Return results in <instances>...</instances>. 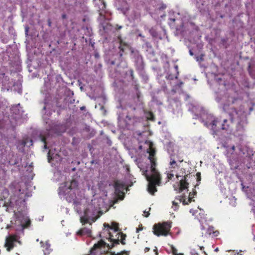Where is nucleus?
Returning <instances> with one entry per match:
<instances>
[{"label":"nucleus","mask_w":255,"mask_h":255,"mask_svg":"<svg viewBox=\"0 0 255 255\" xmlns=\"http://www.w3.org/2000/svg\"><path fill=\"white\" fill-rule=\"evenodd\" d=\"M189 54L190 55L193 56L194 55L193 52H192V50H189Z\"/></svg>","instance_id":"nucleus-47"},{"label":"nucleus","mask_w":255,"mask_h":255,"mask_svg":"<svg viewBox=\"0 0 255 255\" xmlns=\"http://www.w3.org/2000/svg\"><path fill=\"white\" fill-rule=\"evenodd\" d=\"M201 120L204 125L206 127L212 126L213 121H215L216 118H214L211 114H207L206 111L204 112L203 114H201Z\"/></svg>","instance_id":"nucleus-8"},{"label":"nucleus","mask_w":255,"mask_h":255,"mask_svg":"<svg viewBox=\"0 0 255 255\" xmlns=\"http://www.w3.org/2000/svg\"><path fill=\"white\" fill-rule=\"evenodd\" d=\"M182 197H181V196H178L176 198V199L179 201V202L180 203L182 202Z\"/></svg>","instance_id":"nucleus-38"},{"label":"nucleus","mask_w":255,"mask_h":255,"mask_svg":"<svg viewBox=\"0 0 255 255\" xmlns=\"http://www.w3.org/2000/svg\"><path fill=\"white\" fill-rule=\"evenodd\" d=\"M95 57H96V58H99V54H95Z\"/></svg>","instance_id":"nucleus-56"},{"label":"nucleus","mask_w":255,"mask_h":255,"mask_svg":"<svg viewBox=\"0 0 255 255\" xmlns=\"http://www.w3.org/2000/svg\"><path fill=\"white\" fill-rule=\"evenodd\" d=\"M22 144L23 146L27 145L30 146L33 144V140L28 137H26L22 140Z\"/></svg>","instance_id":"nucleus-16"},{"label":"nucleus","mask_w":255,"mask_h":255,"mask_svg":"<svg viewBox=\"0 0 255 255\" xmlns=\"http://www.w3.org/2000/svg\"><path fill=\"white\" fill-rule=\"evenodd\" d=\"M183 25L182 24L181 26V27H177L176 28V34L179 35V34H183V32L184 31L183 29Z\"/></svg>","instance_id":"nucleus-25"},{"label":"nucleus","mask_w":255,"mask_h":255,"mask_svg":"<svg viewBox=\"0 0 255 255\" xmlns=\"http://www.w3.org/2000/svg\"><path fill=\"white\" fill-rule=\"evenodd\" d=\"M200 1L202 6H200L199 2H197L198 7L202 10H205L207 6V4L206 3V0H200Z\"/></svg>","instance_id":"nucleus-18"},{"label":"nucleus","mask_w":255,"mask_h":255,"mask_svg":"<svg viewBox=\"0 0 255 255\" xmlns=\"http://www.w3.org/2000/svg\"><path fill=\"white\" fill-rule=\"evenodd\" d=\"M78 184V182L75 179H72L70 182L67 181L61 184L59 188L58 194L61 198L65 199L68 202H73L76 207L77 212H79L77 206L81 204V202L76 197L75 192Z\"/></svg>","instance_id":"nucleus-1"},{"label":"nucleus","mask_w":255,"mask_h":255,"mask_svg":"<svg viewBox=\"0 0 255 255\" xmlns=\"http://www.w3.org/2000/svg\"><path fill=\"white\" fill-rule=\"evenodd\" d=\"M188 176V175H186V176H184V180H186V178Z\"/></svg>","instance_id":"nucleus-62"},{"label":"nucleus","mask_w":255,"mask_h":255,"mask_svg":"<svg viewBox=\"0 0 255 255\" xmlns=\"http://www.w3.org/2000/svg\"><path fill=\"white\" fill-rule=\"evenodd\" d=\"M47 105H46V103H44V106H43V110H46V108H47Z\"/></svg>","instance_id":"nucleus-46"},{"label":"nucleus","mask_w":255,"mask_h":255,"mask_svg":"<svg viewBox=\"0 0 255 255\" xmlns=\"http://www.w3.org/2000/svg\"><path fill=\"white\" fill-rule=\"evenodd\" d=\"M235 100L233 97H230L227 93L224 94L221 97H218L216 98V101L223 105L224 110H226L227 107L229 106L231 104H233Z\"/></svg>","instance_id":"nucleus-7"},{"label":"nucleus","mask_w":255,"mask_h":255,"mask_svg":"<svg viewBox=\"0 0 255 255\" xmlns=\"http://www.w3.org/2000/svg\"><path fill=\"white\" fill-rule=\"evenodd\" d=\"M4 206L6 207H8L9 205H8V203H4Z\"/></svg>","instance_id":"nucleus-58"},{"label":"nucleus","mask_w":255,"mask_h":255,"mask_svg":"<svg viewBox=\"0 0 255 255\" xmlns=\"http://www.w3.org/2000/svg\"><path fill=\"white\" fill-rule=\"evenodd\" d=\"M149 251V248H145V249H144L145 252H147Z\"/></svg>","instance_id":"nucleus-50"},{"label":"nucleus","mask_w":255,"mask_h":255,"mask_svg":"<svg viewBox=\"0 0 255 255\" xmlns=\"http://www.w3.org/2000/svg\"><path fill=\"white\" fill-rule=\"evenodd\" d=\"M191 195H192V193L190 192L189 195L188 202H187L185 199H184L183 200H182V202H183V204L184 205H187L189 204V202H191V201H192L191 200V199H192Z\"/></svg>","instance_id":"nucleus-22"},{"label":"nucleus","mask_w":255,"mask_h":255,"mask_svg":"<svg viewBox=\"0 0 255 255\" xmlns=\"http://www.w3.org/2000/svg\"><path fill=\"white\" fill-rule=\"evenodd\" d=\"M114 244H119V240H114L113 244L112 245L111 248H112L114 246Z\"/></svg>","instance_id":"nucleus-36"},{"label":"nucleus","mask_w":255,"mask_h":255,"mask_svg":"<svg viewBox=\"0 0 255 255\" xmlns=\"http://www.w3.org/2000/svg\"><path fill=\"white\" fill-rule=\"evenodd\" d=\"M47 157L49 162H50L51 161V160H52L54 158L53 154H51V150L50 149L49 150L48 153Z\"/></svg>","instance_id":"nucleus-28"},{"label":"nucleus","mask_w":255,"mask_h":255,"mask_svg":"<svg viewBox=\"0 0 255 255\" xmlns=\"http://www.w3.org/2000/svg\"><path fill=\"white\" fill-rule=\"evenodd\" d=\"M142 228L136 229V232H138L139 230H141Z\"/></svg>","instance_id":"nucleus-59"},{"label":"nucleus","mask_w":255,"mask_h":255,"mask_svg":"<svg viewBox=\"0 0 255 255\" xmlns=\"http://www.w3.org/2000/svg\"><path fill=\"white\" fill-rule=\"evenodd\" d=\"M16 241L15 238L12 236H9L7 237L5 239V243L4 246L7 248V250L10 251L13 247V243Z\"/></svg>","instance_id":"nucleus-10"},{"label":"nucleus","mask_w":255,"mask_h":255,"mask_svg":"<svg viewBox=\"0 0 255 255\" xmlns=\"http://www.w3.org/2000/svg\"><path fill=\"white\" fill-rule=\"evenodd\" d=\"M107 143L109 146H111L112 144V141L108 137L107 138Z\"/></svg>","instance_id":"nucleus-34"},{"label":"nucleus","mask_w":255,"mask_h":255,"mask_svg":"<svg viewBox=\"0 0 255 255\" xmlns=\"http://www.w3.org/2000/svg\"><path fill=\"white\" fill-rule=\"evenodd\" d=\"M115 62H114V61H112L111 62V64H112V65H114V64H115Z\"/></svg>","instance_id":"nucleus-61"},{"label":"nucleus","mask_w":255,"mask_h":255,"mask_svg":"<svg viewBox=\"0 0 255 255\" xmlns=\"http://www.w3.org/2000/svg\"><path fill=\"white\" fill-rule=\"evenodd\" d=\"M121 236H122L121 243L123 245H125V242L124 241H125V238L126 237V235L125 234H122Z\"/></svg>","instance_id":"nucleus-32"},{"label":"nucleus","mask_w":255,"mask_h":255,"mask_svg":"<svg viewBox=\"0 0 255 255\" xmlns=\"http://www.w3.org/2000/svg\"><path fill=\"white\" fill-rule=\"evenodd\" d=\"M119 48L120 49V51H123V52H124V46H123L121 45V46L119 47Z\"/></svg>","instance_id":"nucleus-42"},{"label":"nucleus","mask_w":255,"mask_h":255,"mask_svg":"<svg viewBox=\"0 0 255 255\" xmlns=\"http://www.w3.org/2000/svg\"><path fill=\"white\" fill-rule=\"evenodd\" d=\"M50 246V244H49L47 242H46L45 243V244L44 245H43V248L44 249L43 250V252H44L45 255H49V254L50 253V252H49Z\"/></svg>","instance_id":"nucleus-19"},{"label":"nucleus","mask_w":255,"mask_h":255,"mask_svg":"<svg viewBox=\"0 0 255 255\" xmlns=\"http://www.w3.org/2000/svg\"><path fill=\"white\" fill-rule=\"evenodd\" d=\"M125 187V184L120 181H116L115 183V190L117 192H121Z\"/></svg>","instance_id":"nucleus-12"},{"label":"nucleus","mask_w":255,"mask_h":255,"mask_svg":"<svg viewBox=\"0 0 255 255\" xmlns=\"http://www.w3.org/2000/svg\"><path fill=\"white\" fill-rule=\"evenodd\" d=\"M178 204V202H175V201H173V205L174 206H177Z\"/></svg>","instance_id":"nucleus-49"},{"label":"nucleus","mask_w":255,"mask_h":255,"mask_svg":"<svg viewBox=\"0 0 255 255\" xmlns=\"http://www.w3.org/2000/svg\"><path fill=\"white\" fill-rule=\"evenodd\" d=\"M131 55L134 59L136 69L139 71H142L144 67V64L142 57L139 54V51L132 49L131 51Z\"/></svg>","instance_id":"nucleus-5"},{"label":"nucleus","mask_w":255,"mask_h":255,"mask_svg":"<svg viewBox=\"0 0 255 255\" xmlns=\"http://www.w3.org/2000/svg\"><path fill=\"white\" fill-rule=\"evenodd\" d=\"M105 244L106 243L104 241L101 240L98 244H95L94 246V248H95V249L99 248L102 246H104Z\"/></svg>","instance_id":"nucleus-23"},{"label":"nucleus","mask_w":255,"mask_h":255,"mask_svg":"<svg viewBox=\"0 0 255 255\" xmlns=\"http://www.w3.org/2000/svg\"><path fill=\"white\" fill-rule=\"evenodd\" d=\"M47 21H48V26L50 27L51 26V20L50 19H48Z\"/></svg>","instance_id":"nucleus-43"},{"label":"nucleus","mask_w":255,"mask_h":255,"mask_svg":"<svg viewBox=\"0 0 255 255\" xmlns=\"http://www.w3.org/2000/svg\"><path fill=\"white\" fill-rule=\"evenodd\" d=\"M154 251L155 252L156 255H158V253H157V248H155V249L154 250Z\"/></svg>","instance_id":"nucleus-52"},{"label":"nucleus","mask_w":255,"mask_h":255,"mask_svg":"<svg viewBox=\"0 0 255 255\" xmlns=\"http://www.w3.org/2000/svg\"><path fill=\"white\" fill-rule=\"evenodd\" d=\"M117 226H118V224L117 223H113V228H111L114 229L115 231H117L118 230Z\"/></svg>","instance_id":"nucleus-33"},{"label":"nucleus","mask_w":255,"mask_h":255,"mask_svg":"<svg viewBox=\"0 0 255 255\" xmlns=\"http://www.w3.org/2000/svg\"><path fill=\"white\" fill-rule=\"evenodd\" d=\"M135 88L136 89V91H137V92H136V99H137V104H136V106L138 107H139V108L142 109L143 108V107H142L143 103H142V99H141V97H140V93L138 91V87H137V85H135Z\"/></svg>","instance_id":"nucleus-11"},{"label":"nucleus","mask_w":255,"mask_h":255,"mask_svg":"<svg viewBox=\"0 0 255 255\" xmlns=\"http://www.w3.org/2000/svg\"><path fill=\"white\" fill-rule=\"evenodd\" d=\"M129 73L130 74V76L131 77V79H133V70L130 69V70H129Z\"/></svg>","instance_id":"nucleus-37"},{"label":"nucleus","mask_w":255,"mask_h":255,"mask_svg":"<svg viewBox=\"0 0 255 255\" xmlns=\"http://www.w3.org/2000/svg\"><path fill=\"white\" fill-rule=\"evenodd\" d=\"M28 30H29V28L28 27H26L25 28V32L26 35L28 34Z\"/></svg>","instance_id":"nucleus-41"},{"label":"nucleus","mask_w":255,"mask_h":255,"mask_svg":"<svg viewBox=\"0 0 255 255\" xmlns=\"http://www.w3.org/2000/svg\"><path fill=\"white\" fill-rule=\"evenodd\" d=\"M170 164L172 166V167L175 168L176 166H177V164L174 159H172L171 158Z\"/></svg>","instance_id":"nucleus-29"},{"label":"nucleus","mask_w":255,"mask_h":255,"mask_svg":"<svg viewBox=\"0 0 255 255\" xmlns=\"http://www.w3.org/2000/svg\"><path fill=\"white\" fill-rule=\"evenodd\" d=\"M123 52H123V51H120V52H119V55H120V57H122V56H123Z\"/></svg>","instance_id":"nucleus-48"},{"label":"nucleus","mask_w":255,"mask_h":255,"mask_svg":"<svg viewBox=\"0 0 255 255\" xmlns=\"http://www.w3.org/2000/svg\"><path fill=\"white\" fill-rule=\"evenodd\" d=\"M155 155V151H152L149 153L148 157L150 162V174L149 175L147 173V170H145L143 175L146 177V180L148 181L147 186V190L151 194H154V192L157 191L156 185H159L160 184L161 178L160 174L155 169V160L154 158Z\"/></svg>","instance_id":"nucleus-2"},{"label":"nucleus","mask_w":255,"mask_h":255,"mask_svg":"<svg viewBox=\"0 0 255 255\" xmlns=\"http://www.w3.org/2000/svg\"><path fill=\"white\" fill-rule=\"evenodd\" d=\"M242 122H238V125L237 127V130H241L243 129V125L241 124Z\"/></svg>","instance_id":"nucleus-31"},{"label":"nucleus","mask_w":255,"mask_h":255,"mask_svg":"<svg viewBox=\"0 0 255 255\" xmlns=\"http://www.w3.org/2000/svg\"><path fill=\"white\" fill-rule=\"evenodd\" d=\"M96 212L94 211L93 207L92 205H89L84 211V216L80 218L81 222L83 224L90 223L95 221V215Z\"/></svg>","instance_id":"nucleus-3"},{"label":"nucleus","mask_w":255,"mask_h":255,"mask_svg":"<svg viewBox=\"0 0 255 255\" xmlns=\"http://www.w3.org/2000/svg\"><path fill=\"white\" fill-rule=\"evenodd\" d=\"M107 23H109L107 22H104L101 23V26H102L103 29H104V26H106V24Z\"/></svg>","instance_id":"nucleus-40"},{"label":"nucleus","mask_w":255,"mask_h":255,"mask_svg":"<svg viewBox=\"0 0 255 255\" xmlns=\"http://www.w3.org/2000/svg\"><path fill=\"white\" fill-rule=\"evenodd\" d=\"M188 183L186 181H184L183 179L180 181V191L188 187Z\"/></svg>","instance_id":"nucleus-17"},{"label":"nucleus","mask_w":255,"mask_h":255,"mask_svg":"<svg viewBox=\"0 0 255 255\" xmlns=\"http://www.w3.org/2000/svg\"><path fill=\"white\" fill-rule=\"evenodd\" d=\"M204 56V55L202 54L199 56H196L195 57L196 60L199 62H201L204 61L203 57Z\"/></svg>","instance_id":"nucleus-27"},{"label":"nucleus","mask_w":255,"mask_h":255,"mask_svg":"<svg viewBox=\"0 0 255 255\" xmlns=\"http://www.w3.org/2000/svg\"><path fill=\"white\" fill-rule=\"evenodd\" d=\"M182 84H183V82H180V83L178 84L179 87H181V85H182Z\"/></svg>","instance_id":"nucleus-57"},{"label":"nucleus","mask_w":255,"mask_h":255,"mask_svg":"<svg viewBox=\"0 0 255 255\" xmlns=\"http://www.w3.org/2000/svg\"><path fill=\"white\" fill-rule=\"evenodd\" d=\"M144 214L146 213V215H145V217H148V216L149 215V213L148 212H147V213H146V211H144Z\"/></svg>","instance_id":"nucleus-44"},{"label":"nucleus","mask_w":255,"mask_h":255,"mask_svg":"<svg viewBox=\"0 0 255 255\" xmlns=\"http://www.w3.org/2000/svg\"><path fill=\"white\" fill-rule=\"evenodd\" d=\"M96 6L99 8V11H103L106 8V4L103 0H98L96 3Z\"/></svg>","instance_id":"nucleus-15"},{"label":"nucleus","mask_w":255,"mask_h":255,"mask_svg":"<svg viewBox=\"0 0 255 255\" xmlns=\"http://www.w3.org/2000/svg\"><path fill=\"white\" fill-rule=\"evenodd\" d=\"M100 15H101V16H100V19H101V20H102V19L103 18H104V17L103 16V15H102V13L101 12L100 13Z\"/></svg>","instance_id":"nucleus-53"},{"label":"nucleus","mask_w":255,"mask_h":255,"mask_svg":"<svg viewBox=\"0 0 255 255\" xmlns=\"http://www.w3.org/2000/svg\"><path fill=\"white\" fill-rule=\"evenodd\" d=\"M16 108H17V106H16V107H13V108H12V111H13V110H14Z\"/></svg>","instance_id":"nucleus-63"},{"label":"nucleus","mask_w":255,"mask_h":255,"mask_svg":"<svg viewBox=\"0 0 255 255\" xmlns=\"http://www.w3.org/2000/svg\"><path fill=\"white\" fill-rule=\"evenodd\" d=\"M112 29V25L109 23H107L106 26H104L103 30L105 32H108L109 30Z\"/></svg>","instance_id":"nucleus-24"},{"label":"nucleus","mask_w":255,"mask_h":255,"mask_svg":"<svg viewBox=\"0 0 255 255\" xmlns=\"http://www.w3.org/2000/svg\"><path fill=\"white\" fill-rule=\"evenodd\" d=\"M215 80L216 82L219 83L221 81H222V79L221 78H215Z\"/></svg>","instance_id":"nucleus-39"},{"label":"nucleus","mask_w":255,"mask_h":255,"mask_svg":"<svg viewBox=\"0 0 255 255\" xmlns=\"http://www.w3.org/2000/svg\"><path fill=\"white\" fill-rule=\"evenodd\" d=\"M149 32L153 37L157 38L158 37V32L154 28L152 27L150 28L149 30Z\"/></svg>","instance_id":"nucleus-20"},{"label":"nucleus","mask_w":255,"mask_h":255,"mask_svg":"<svg viewBox=\"0 0 255 255\" xmlns=\"http://www.w3.org/2000/svg\"><path fill=\"white\" fill-rule=\"evenodd\" d=\"M171 227L170 223H163V224H155L153 227V232L154 235L159 236L160 235L167 236Z\"/></svg>","instance_id":"nucleus-4"},{"label":"nucleus","mask_w":255,"mask_h":255,"mask_svg":"<svg viewBox=\"0 0 255 255\" xmlns=\"http://www.w3.org/2000/svg\"><path fill=\"white\" fill-rule=\"evenodd\" d=\"M228 121L227 120H224L223 122H221L218 118H216L215 121H213V123L212 125L211 129L213 133V134H216V132L219 130H228L229 128V125H225V124L227 123Z\"/></svg>","instance_id":"nucleus-6"},{"label":"nucleus","mask_w":255,"mask_h":255,"mask_svg":"<svg viewBox=\"0 0 255 255\" xmlns=\"http://www.w3.org/2000/svg\"><path fill=\"white\" fill-rule=\"evenodd\" d=\"M91 233V231L86 228L81 229L77 232V235L80 236L87 235L90 236Z\"/></svg>","instance_id":"nucleus-14"},{"label":"nucleus","mask_w":255,"mask_h":255,"mask_svg":"<svg viewBox=\"0 0 255 255\" xmlns=\"http://www.w3.org/2000/svg\"><path fill=\"white\" fill-rule=\"evenodd\" d=\"M229 200L230 204L233 207H235L236 203V199L235 198V197H232V198H230Z\"/></svg>","instance_id":"nucleus-21"},{"label":"nucleus","mask_w":255,"mask_h":255,"mask_svg":"<svg viewBox=\"0 0 255 255\" xmlns=\"http://www.w3.org/2000/svg\"><path fill=\"white\" fill-rule=\"evenodd\" d=\"M9 163L10 164H12V165H14L16 163L15 162H13V163H11L10 161H9Z\"/></svg>","instance_id":"nucleus-54"},{"label":"nucleus","mask_w":255,"mask_h":255,"mask_svg":"<svg viewBox=\"0 0 255 255\" xmlns=\"http://www.w3.org/2000/svg\"><path fill=\"white\" fill-rule=\"evenodd\" d=\"M189 111L194 114L196 116L195 118H201V114H203V112L205 111L202 107H197L192 105H190Z\"/></svg>","instance_id":"nucleus-9"},{"label":"nucleus","mask_w":255,"mask_h":255,"mask_svg":"<svg viewBox=\"0 0 255 255\" xmlns=\"http://www.w3.org/2000/svg\"><path fill=\"white\" fill-rule=\"evenodd\" d=\"M166 78L167 80H173L174 78V76L171 74H167V75L166 76Z\"/></svg>","instance_id":"nucleus-30"},{"label":"nucleus","mask_w":255,"mask_h":255,"mask_svg":"<svg viewBox=\"0 0 255 255\" xmlns=\"http://www.w3.org/2000/svg\"><path fill=\"white\" fill-rule=\"evenodd\" d=\"M142 228L136 229V232H138L139 230H141Z\"/></svg>","instance_id":"nucleus-60"},{"label":"nucleus","mask_w":255,"mask_h":255,"mask_svg":"<svg viewBox=\"0 0 255 255\" xmlns=\"http://www.w3.org/2000/svg\"><path fill=\"white\" fill-rule=\"evenodd\" d=\"M232 112L230 113V122L231 123H233L234 120L236 118H238L239 117V113L237 110L235 108H232Z\"/></svg>","instance_id":"nucleus-13"},{"label":"nucleus","mask_w":255,"mask_h":255,"mask_svg":"<svg viewBox=\"0 0 255 255\" xmlns=\"http://www.w3.org/2000/svg\"><path fill=\"white\" fill-rule=\"evenodd\" d=\"M251 65L250 64L248 66V71L249 73H251Z\"/></svg>","instance_id":"nucleus-51"},{"label":"nucleus","mask_w":255,"mask_h":255,"mask_svg":"<svg viewBox=\"0 0 255 255\" xmlns=\"http://www.w3.org/2000/svg\"><path fill=\"white\" fill-rule=\"evenodd\" d=\"M41 140L44 143V148L45 149L49 148V146H47V142L46 141V138L44 137H41Z\"/></svg>","instance_id":"nucleus-26"},{"label":"nucleus","mask_w":255,"mask_h":255,"mask_svg":"<svg viewBox=\"0 0 255 255\" xmlns=\"http://www.w3.org/2000/svg\"><path fill=\"white\" fill-rule=\"evenodd\" d=\"M127 252L126 251H123V252H122L121 253H118V254H116V253H113L112 254V255H123V254L124 253H126Z\"/></svg>","instance_id":"nucleus-35"},{"label":"nucleus","mask_w":255,"mask_h":255,"mask_svg":"<svg viewBox=\"0 0 255 255\" xmlns=\"http://www.w3.org/2000/svg\"><path fill=\"white\" fill-rule=\"evenodd\" d=\"M218 251H219L218 248H216V249L215 250V252H218Z\"/></svg>","instance_id":"nucleus-64"},{"label":"nucleus","mask_w":255,"mask_h":255,"mask_svg":"<svg viewBox=\"0 0 255 255\" xmlns=\"http://www.w3.org/2000/svg\"><path fill=\"white\" fill-rule=\"evenodd\" d=\"M170 21L174 22L175 21V18H170Z\"/></svg>","instance_id":"nucleus-55"},{"label":"nucleus","mask_w":255,"mask_h":255,"mask_svg":"<svg viewBox=\"0 0 255 255\" xmlns=\"http://www.w3.org/2000/svg\"><path fill=\"white\" fill-rule=\"evenodd\" d=\"M66 17H67V16H66V14H63L62 15V18L63 19H65V18H66Z\"/></svg>","instance_id":"nucleus-45"}]
</instances>
